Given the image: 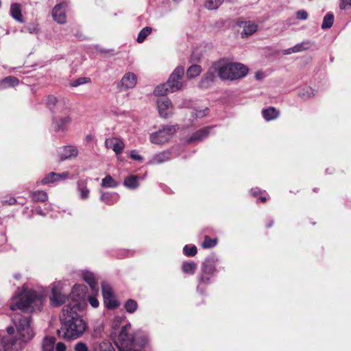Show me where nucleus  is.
Wrapping results in <instances>:
<instances>
[{
  "instance_id": "f257e3e1",
  "label": "nucleus",
  "mask_w": 351,
  "mask_h": 351,
  "mask_svg": "<svg viewBox=\"0 0 351 351\" xmlns=\"http://www.w3.org/2000/svg\"><path fill=\"white\" fill-rule=\"evenodd\" d=\"M12 320L16 329V334L12 336L14 333V327L7 328V336H0V351H17L34 336L30 326V316L15 313L12 315Z\"/></svg>"
},
{
  "instance_id": "f03ea898",
  "label": "nucleus",
  "mask_w": 351,
  "mask_h": 351,
  "mask_svg": "<svg viewBox=\"0 0 351 351\" xmlns=\"http://www.w3.org/2000/svg\"><path fill=\"white\" fill-rule=\"evenodd\" d=\"M75 304L74 307L64 306L60 316L61 327L58 333L60 337L68 339H76L81 337L87 329V324L78 314L81 312L82 304Z\"/></svg>"
},
{
  "instance_id": "7ed1b4c3",
  "label": "nucleus",
  "mask_w": 351,
  "mask_h": 351,
  "mask_svg": "<svg viewBox=\"0 0 351 351\" xmlns=\"http://www.w3.org/2000/svg\"><path fill=\"white\" fill-rule=\"evenodd\" d=\"M45 293L40 290H34L23 287L18 294L12 298L10 310H21L25 313H33L40 311L43 306Z\"/></svg>"
},
{
  "instance_id": "20e7f679",
  "label": "nucleus",
  "mask_w": 351,
  "mask_h": 351,
  "mask_svg": "<svg viewBox=\"0 0 351 351\" xmlns=\"http://www.w3.org/2000/svg\"><path fill=\"white\" fill-rule=\"evenodd\" d=\"M131 324L121 327L114 343L119 351H141L146 343V339L140 333L129 334Z\"/></svg>"
},
{
  "instance_id": "39448f33",
  "label": "nucleus",
  "mask_w": 351,
  "mask_h": 351,
  "mask_svg": "<svg viewBox=\"0 0 351 351\" xmlns=\"http://www.w3.org/2000/svg\"><path fill=\"white\" fill-rule=\"evenodd\" d=\"M217 75L221 80H235L245 77L248 73V69L241 63L230 62L214 64Z\"/></svg>"
},
{
  "instance_id": "423d86ee",
  "label": "nucleus",
  "mask_w": 351,
  "mask_h": 351,
  "mask_svg": "<svg viewBox=\"0 0 351 351\" xmlns=\"http://www.w3.org/2000/svg\"><path fill=\"white\" fill-rule=\"evenodd\" d=\"M71 123V117L69 108L57 112L52 117V128L57 133H64L68 130L69 125Z\"/></svg>"
},
{
  "instance_id": "0eeeda50",
  "label": "nucleus",
  "mask_w": 351,
  "mask_h": 351,
  "mask_svg": "<svg viewBox=\"0 0 351 351\" xmlns=\"http://www.w3.org/2000/svg\"><path fill=\"white\" fill-rule=\"evenodd\" d=\"M86 293V287L82 285H75L69 295V302L64 306L74 307L75 304H82L80 311H83L86 306V300L84 299Z\"/></svg>"
},
{
  "instance_id": "6e6552de",
  "label": "nucleus",
  "mask_w": 351,
  "mask_h": 351,
  "mask_svg": "<svg viewBox=\"0 0 351 351\" xmlns=\"http://www.w3.org/2000/svg\"><path fill=\"white\" fill-rule=\"evenodd\" d=\"M178 128L176 125L162 126L158 131L150 134V141L154 144H163L172 138Z\"/></svg>"
},
{
  "instance_id": "1a4fd4ad",
  "label": "nucleus",
  "mask_w": 351,
  "mask_h": 351,
  "mask_svg": "<svg viewBox=\"0 0 351 351\" xmlns=\"http://www.w3.org/2000/svg\"><path fill=\"white\" fill-rule=\"evenodd\" d=\"M49 298L51 305L56 307L63 304L66 299L69 300V298L64 293L63 282L59 281L52 284L51 293Z\"/></svg>"
},
{
  "instance_id": "9d476101",
  "label": "nucleus",
  "mask_w": 351,
  "mask_h": 351,
  "mask_svg": "<svg viewBox=\"0 0 351 351\" xmlns=\"http://www.w3.org/2000/svg\"><path fill=\"white\" fill-rule=\"evenodd\" d=\"M184 73V68L182 66H178L174 69L167 82L169 92L173 93L184 87V83L182 82Z\"/></svg>"
},
{
  "instance_id": "9b49d317",
  "label": "nucleus",
  "mask_w": 351,
  "mask_h": 351,
  "mask_svg": "<svg viewBox=\"0 0 351 351\" xmlns=\"http://www.w3.org/2000/svg\"><path fill=\"white\" fill-rule=\"evenodd\" d=\"M217 271L216 260L215 258H208L202 265V275L199 278V285H208L210 283V277Z\"/></svg>"
},
{
  "instance_id": "f8f14e48",
  "label": "nucleus",
  "mask_w": 351,
  "mask_h": 351,
  "mask_svg": "<svg viewBox=\"0 0 351 351\" xmlns=\"http://www.w3.org/2000/svg\"><path fill=\"white\" fill-rule=\"evenodd\" d=\"M157 106L161 117L166 119L173 114V105L169 99H159L157 101Z\"/></svg>"
},
{
  "instance_id": "ddd939ff",
  "label": "nucleus",
  "mask_w": 351,
  "mask_h": 351,
  "mask_svg": "<svg viewBox=\"0 0 351 351\" xmlns=\"http://www.w3.org/2000/svg\"><path fill=\"white\" fill-rule=\"evenodd\" d=\"M214 64L208 69V71L202 77L198 83V87L202 89L210 88L216 78L217 70L215 69Z\"/></svg>"
},
{
  "instance_id": "4468645a",
  "label": "nucleus",
  "mask_w": 351,
  "mask_h": 351,
  "mask_svg": "<svg viewBox=\"0 0 351 351\" xmlns=\"http://www.w3.org/2000/svg\"><path fill=\"white\" fill-rule=\"evenodd\" d=\"M67 4L65 2L56 5L52 10V16L55 21L64 24L66 21V10Z\"/></svg>"
},
{
  "instance_id": "2eb2a0df",
  "label": "nucleus",
  "mask_w": 351,
  "mask_h": 351,
  "mask_svg": "<svg viewBox=\"0 0 351 351\" xmlns=\"http://www.w3.org/2000/svg\"><path fill=\"white\" fill-rule=\"evenodd\" d=\"M47 105L51 110L53 114L57 112H62V110L68 108L62 99H58L52 95L47 97Z\"/></svg>"
},
{
  "instance_id": "dca6fc26",
  "label": "nucleus",
  "mask_w": 351,
  "mask_h": 351,
  "mask_svg": "<svg viewBox=\"0 0 351 351\" xmlns=\"http://www.w3.org/2000/svg\"><path fill=\"white\" fill-rule=\"evenodd\" d=\"M105 146L108 149H112L117 155L122 153L125 144L123 141L119 138H108L105 141Z\"/></svg>"
},
{
  "instance_id": "f3484780",
  "label": "nucleus",
  "mask_w": 351,
  "mask_h": 351,
  "mask_svg": "<svg viewBox=\"0 0 351 351\" xmlns=\"http://www.w3.org/2000/svg\"><path fill=\"white\" fill-rule=\"evenodd\" d=\"M137 82V77L133 73H126L121 80V87L123 90L133 88Z\"/></svg>"
},
{
  "instance_id": "a211bd4d",
  "label": "nucleus",
  "mask_w": 351,
  "mask_h": 351,
  "mask_svg": "<svg viewBox=\"0 0 351 351\" xmlns=\"http://www.w3.org/2000/svg\"><path fill=\"white\" fill-rule=\"evenodd\" d=\"M240 26L243 28L241 33L242 38L248 37L254 34L258 29L256 23L252 21H242Z\"/></svg>"
},
{
  "instance_id": "6ab92c4d",
  "label": "nucleus",
  "mask_w": 351,
  "mask_h": 351,
  "mask_svg": "<svg viewBox=\"0 0 351 351\" xmlns=\"http://www.w3.org/2000/svg\"><path fill=\"white\" fill-rule=\"evenodd\" d=\"M119 195L117 193L101 192L100 200L107 205H113L118 202Z\"/></svg>"
},
{
  "instance_id": "aec40b11",
  "label": "nucleus",
  "mask_w": 351,
  "mask_h": 351,
  "mask_svg": "<svg viewBox=\"0 0 351 351\" xmlns=\"http://www.w3.org/2000/svg\"><path fill=\"white\" fill-rule=\"evenodd\" d=\"M212 129L211 127H207L202 128L195 133H194L188 140L187 142L189 143H192L193 141H200L206 138L209 133L210 130Z\"/></svg>"
},
{
  "instance_id": "412c9836",
  "label": "nucleus",
  "mask_w": 351,
  "mask_h": 351,
  "mask_svg": "<svg viewBox=\"0 0 351 351\" xmlns=\"http://www.w3.org/2000/svg\"><path fill=\"white\" fill-rule=\"evenodd\" d=\"M171 152L169 151H165L155 154L150 160L149 163L152 165H158L171 159Z\"/></svg>"
},
{
  "instance_id": "4be33fe9",
  "label": "nucleus",
  "mask_w": 351,
  "mask_h": 351,
  "mask_svg": "<svg viewBox=\"0 0 351 351\" xmlns=\"http://www.w3.org/2000/svg\"><path fill=\"white\" fill-rule=\"evenodd\" d=\"M69 173L66 172L62 173H56L51 172L47 176H46L44 178L42 179L41 182L43 184H49L53 182L58 181L62 179H64L68 177Z\"/></svg>"
},
{
  "instance_id": "5701e85b",
  "label": "nucleus",
  "mask_w": 351,
  "mask_h": 351,
  "mask_svg": "<svg viewBox=\"0 0 351 351\" xmlns=\"http://www.w3.org/2000/svg\"><path fill=\"white\" fill-rule=\"evenodd\" d=\"M77 155V150L73 146H64L61 148L60 157L61 160H66L71 157H75Z\"/></svg>"
},
{
  "instance_id": "b1692460",
  "label": "nucleus",
  "mask_w": 351,
  "mask_h": 351,
  "mask_svg": "<svg viewBox=\"0 0 351 351\" xmlns=\"http://www.w3.org/2000/svg\"><path fill=\"white\" fill-rule=\"evenodd\" d=\"M10 15L16 21L23 23L24 20L21 14V5L18 3H12L10 5Z\"/></svg>"
},
{
  "instance_id": "393cba45",
  "label": "nucleus",
  "mask_w": 351,
  "mask_h": 351,
  "mask_svg": "<svg viewBox=\"0 0 351 351\" xmlns=\"http://www.w3.org/2000/svg\"><path fill=\"white\" fill-rule=\"evenodd\" d=\"M82 278L90 286L93 291H97L96 287L95 277L92 272L86 271L82 273Z\"/></svg>"
},
{
  "instance_id": "a878e982",
  "label": "nucleus",
  "mask_w": 351,
  "mask_h": 351,
  "mask_svg": "<svg viewBox=\"0 0 351 351\" xmlns=\"http://www.w3.org/2000/svg\"><path fill=\"white\" fill-rule=\"evenodd\" d=\"M262 114L264 119L267 121H271L276 119L279 116V112L274 107L262 110Z\"/></svg>"
},
{
  "instance_id": "bb28decb",
  "label": "nucleus",
  "mask_w": 351,
  "mask_h": 351,
  "mask_svg": "<svg viewBox=\"0 0 351 351\" xmlns=\"http://www.w3.org/2000/svg\"><path fill=\"white\" fill-rule=\"evenodd\" d=\"M123 184L128 189H135L138 185V176L131 175L125 178Z\"/></svg>"
},
{
  "instance_id": "cd10ccee",
  "label": "nucleus",
  "mask_w": 351,
  "mask_h": 351,
  "mask_svg": "<svg viewBox=\"0 0 351 351\" xmlns=\"http://www.w3.org/2000/svg\"><path fill=\"white\" fill-rule=\"evenodd\" d=\"M56 339L53 337H45L43 339L42 348L43 351H53L55 348Z\"/></svg>"
},
{
  "instance_id": "c85d7f7f",
  "label": "nucleus",
  "mask_w": 351,
  "mask_h": 351,
  "mask_svg": "<svg viewBox=\"0 0 351 351\" xmlns=\"http://www.w3.org/2000/svg\"><path fill=\"white\" fill-rule=\"evenodd\" d=\"M93 351H115L112 344L108 341L94 344Z\"/></svg>"
},
{
  "instance_id": "c756f323",
  "label": "nucleus",
  "mask_w": 351,
  "mask_h": 351,
  "mask_svg": "<svg viewBox=\"0 0 351 351\" xmlns=\"http://www.w3.org/2000/svg\"><path fill=\"white\" fill-rule=\"evenodd\" d=\"M19 80L14 76H8L2 80L1 82V87L6 88L8 87H12L18 85Z\"/></svg>"
},
{
  "instance_id": "7c9ffc66",
  "label": "nucleus",
  "mask_w": 351,
  "mask_h": 351,
  "mask_svg": "<svg viewBox=\"0 0 351 351\" xmlns=\"http://www.w3.org/2000/svg\"><path fill=\"white\" fill-rule=\"evenodd\" d=\"M202 71L201 66L193 64L189 67L186 71V76L189 79H193L197 77Z\"/></svg>"
},
{
  "instance_id": "2f4dec72",
  "label": "nucleus",
  "mask_w": 351,
  "mask_h": 351,
  "mask_svg": "<svg viewBox=\"0 0 351 351\" xmlns=\"http://www.w3.org/2000/svg\"><path fill=\"white\" fill-rule=\"evenodd\" d=\"M31 197L32 200L36 202H44L48 199L47 193L43 191H34L32 193Z\"/></svg>"
},
{
  "instance_id": "473e14b6",
  "label": "nucleus",
  "mask_w": 351,
  "mask_h": 351,
  "mask_svg": "<svg viewBox=\"0 0 351 351\" xmlns=\"http://www.w3.org/2000/svg\"><path fill=\"white\" fill-rule=\"evenodd\" d=\"M118 185V182L114 180L110 175H108L104 178L101 183V186L103 188H116Z\"/></svg>"
},
{
  "instance_id": "72a5a7b5",
  "label": "nucleus",
  "mask_w": 351,
  "mask_h": 351,
  "mask_svg": "<svg viewBox=\"0 0 351 351\" xmlns=\"http://www.w3.org/2000/svg\"><path fill=\"white\" fill-rule=\"evenodd\" d=\"M78 191L80 193V198L81 199H87L89 197L90 190L86 186L85 182H81L78 184Z\"/></svg>"
},
{
  "instance_id": "f704fd0d",
  "label": "nucleus",
  "mask_w": 351,
  "mask_h": 351,
  "mask_svg": "<svg viewBox=\"0 0 351 351\" xmlns=\"http://www.w3.org/2000/svg\"><path fill=\"white\" fill-rule=\"evenodd\" d=\"M152 28L150 27H145L143 28L139 32L136 41L139 43H143L146 38L152 33Z\"/></svg>"
},
{
  "instance_id": "c9c22d12",
  "label": "nucleus",
  "mask_w": 351,
  "mask_h": 351,
  "mask_svg": "<svg viewBox=\"0 0 351 351\" xmlns=\"http://www.w3.org/2000/svg\"><path fill=\"white\" fill-rule=\"evenodd\" d=\"M311 41H304L293 46L295 53H299L308 50L311 47Z\"/></svg>"
},
{
  "instance_id": "e433bc0d",
  "label": "nucleus",
  "mask_w": 351,
  "mask_h": 351,
  "mask_svg": "<svg viewBox=\"0 0 351 351\" xmlns=\"http://www.w3.org/2000/svg\"><path fill=\"white\" fill-rule=\"evenodd\" d=\"M197 265L194 262H184L182 265V270L186 274H193L195 273Z\"/></svg>"
},
{
  "instance_id": "4c0bfd02",
  "label": "nucleus",
  "mask_w": 351,
  "mask_h": 351,
  "mask_svg": "<svg viewBox=\"0 0 351 351\" xmlns=\"http://www.w3.org/2000/svg\"><path fill=\"white\" fill-rule=\"evenodd\" d=\"M224 1V0H206L205 7L208 10H217Z\"/></svg>"
},
{
  "instance_id": "58836bf2",
  "label": "nucleus",
  "mask_w": 351,
  "mask_h": 351,
  "mask_svg": "<svg viewBox=\"0 0 351 351\" xmlns=\"http://www.w3.org/2000/svg\"><path fill=\"white\" fill-rule=\"evenodd\" d=\"M169 89L167 83L162 84L155 88L154 93L156 95H165L170 93Z\"/></svg>"
},
{
  "instance_id": "ea45409f",
  "label": "nucleus",
  "mask_w": 351,
  "mask_h": 351,
  "mask_svg": "<svg viewBox=\"0 0 351 351\" xmlns=\"http://www.w3.org/2000/svg\"><path fill=\"white\" fill-rule=\"evenodd\" d=\"M315 95V91L311 87L302 88L299 92V96L302 99H307Z\"/></svg>"
},
{
  "instance_id": "a19ab883",
  "label": "nucleus",
  "mask_w": 351,
  "mask_h": 351,
  "mask_svg": "<svg viewBox=\"0 0 351 351\" xmlns=\"http://www.w3.org/2000/svg\"><path fill=\"white\" fill-rule=\"evenodd\" d=\"M334 22V16L332 14H327L323 19L322 29H328L332 27Z\"/></svg>"
},
{
  "instance_id": "79ce46f5",
  "label": "nucleus",
  "mask_w": 351,
  "mask_h": 351,
  "mask_svg": "<svg viewBox=\"0 0 351 351\" xmlns=\"http://www.w3.org/2000/svg\"><path fill=\"white\" fill-rule=\"evenodd\" d=\"M102 295L104 299L107 300L114 295L111 287L107 283H103L101 285Z\"/></svg>"
},
{
  "instance_id": "37998d69",
  "label": "nucleus",
  "mask_w": 351,
  "mask_h": 351,
  "mask_svg": "<svg viewBox=\"0 0 351 351\" xmlns=\"http://www.w3.org/2000/svg\"><path fill=\"white\" fill-rule=\"evenodd\" d=\"M217 243L216 239H210L208 236H205L204 241L202 243L203 248H211L215 247Z\"/></svg>"
},
{
  "instance_id": "c03bdc74",
  "label": "nucleus",
  "mask_w": 351,
  "mask_h": 351,
  "mask_svg": "<svg viewBox=\"0 0 351 351\" xmlns=\"http://www.w3.org/2000/svg\"><path fill=\"white\" fill-rule=\"evenodd\" d=\"M123 322V318L121 317H115L112 322V332L111 334L112 336H116L117 330L119 328L121 323Z\"/></svg>"
},
{
  "instance_id": "a18cd8bd",
  "label": "nucleus",
  "mask_w": 351,
  "mask_h": 351,
  "mask_svg": "<svg viewBox=\"0 0 351 351\" xmlns=\"http://www.w3.org/2000/svg\"><path fill=\"white\" fill-rule=\"evenodd\" d=\"M137 302L134 300H128L125 304V308L128 313H133L137 308Z\"/></svg>"
},
{
  "instance_id": "49530a36",
  "label": "nucleus",
  "mask_w": 351,
  "mask_h": 351,
  "mask_svg": "<svg viewBox=\"0 0 351 351\" xmlns=\"http://www.w3.org/2000/svg\"><path fill=\"white\" fill-rule=\"evenodd\" d=\"M184 254L188 256H193L197 254V247L195 245H186L183 248Z\"/></svg>"
},
{
  "instance_id": "de8ad7c7",
  "label": "nucleus",
  "mask_w": 351,
  "mask_h": 351,
  "mask_svg": "<svg viewBox=\"0 0 351 351\" xmlns=\"http://www.w3.org/2000/svg\"><path fill=\"white\" fill-rule=\"evenodd\" d=\"M104 303L107 308H114L119 306L118 301L115 299L114 295L111 296L107 300L104 299Z\"/></svg>"
},
{
  "instance_id": "09e8293b",
  "label": "nucleus",
  "mask_w": 351,
  "mask_h": 351,
  "mask_svg": "<svg viewBox=\"0 0 351 351\" xmlns=\"http://www.w3.org/2000/svg\"><path fill=\"white\" fill-rule=\"evenodd\" d=\"M89 82H90V79L88 77H79V78L72 81V82L71 83V86L73 87H77L78 86L86 84Z\"/></svg>"
},
{
  "instance_id": "8fccbe9b",
  "label": "nucleus",
  "mask_w": 351,
  "mask_h": 351,
  "mask_svg": "<svg viewBox=\"0 0 351 351\" xmlns=\"http://www.w3.org/2000/svg\"><path fill=\"white\" fill-rule=\"evenodd\" d=\"M296 19L301 21H305L308 19V14L304 10H300L295 13Z\"/></svg>"
},
{
  "instance_id": "3c124183",
  "label": "nucleus",
  "mask_w": 351,
  "mask_h": 351,
  "mask_svg": "<svg viewBox=\"0 0 351 351\" xmlns=\"http://www.w3.org/2000/svg\"><path fill=\"white\" fill-rule=\"evenodd\" d=\"M351 7V0H339V8L341 10H348Z\"/></svg>"
},
{
  "instance_id": "603ef678",
  "label": "nucleus",
  "mask_w": 351,
  "mask_h": 351,
  "mask_svg": "<svg viewBox=\"0 0 351 351\" xmlns=\"http://www.w3.org/2000/svg\"><path fill=\"white\" fill-rule=\"evenodd\" d=\"M75 351H88L87 346L83 342H77L74 347Z\"/></svg>"
},
{
  "instance_id": "864d4df0",
  "label": "nucleus",
  "mask_w": 351,
  "mask_h": 351,
  "mask_svg": "<svg viewBox=\"0 0 351 351\" xmlns=\"http://www.w3.org/2000/svg\"><path fill=\"white\" fill-rule=\"evenodd\" d=\"M88 301L93 308H97L99 306V301L95 296H89L88 298Z\"/></svg>"
},
{
  "instance_id": "5fc2aeb1",
  "label": "nucleus",
  "mask_w": 351,
  "mask_h": 351,
  "mask_svg": "<svg viewBox=\"0 0 351 351\" xmlns=\"http://www.w3.org/2000/svg\"><path fill=\"white\" fill-rule=\"evenodd\" d=\"M130 158L134 160L142 161L143 158L137 154L136 150H132L130 153Z\"/></svg>"
},
{
  "instance_id": "6e6d98bb",
  "label": "nucleus",
  "mask_w": 351,
  "mask_h": 351,
  "mask_svg": "<svg viewBox=\"0 0 351 351\" xmlns=\"http://www.w3.org/2000/svg\"><path fill=\"white\" fill-rule=\"evenodd\" d=\"M66 348L65 344L62 342H58L54 348L56 351H66Z\"/></svg>"
},
{
  "instance_id": "4d7b16f0",
  "label": "nucleus",
  "mask_w": 351,
  "mask_h": 351,
  "mask_svg": "<svg viewBox=\"0 0 351 351\" xmlns=\"http://www.w3.org/2000/svg\"><path fill=\"white\" fill-rule=\"evenodd\" d=\"M35 213L43 217H45L47 215V213H45V209H43L40 206L36 207Z\"/></svg>"
},
{
  "instance_id": "13d9d810",
  "label": "nucleus",
  "mask_w": 351,
  "mask_h": 351,
  "mask_svg": "<svg viewBox=\"0 0 351 351\" xmlns=\"http://www.w3.org/2000/svg\"><path fill=\"white\" fill-rule=\"evenodd\" d=\"M208 108H206V109H205V110H199V111H197V112H196V117H199V118H200V117H204V116L206 114V113H207V112H208Z\"/></svg>"
},
{
  "instance_id": "bf43d9fd",
  "label": "nucleus",
  "mask_w": 351,
  "mask_h": 351,
  "mask_svg": "<svg viewBox=\"0 0 351 351\" xmlns=\"http://www.w3.org/2000/svg\"><path fill=\"white\" fill-rule=\"evenodd\" d=\"M282 53L284 55H290L291 53H295V51L293 49V47H291V48H289V49H285L282 51Z\"/></svg>"
},
{
  "instance_id": "052dcab7",
  "label": "nucleus",
  "mask_w": 351,
  "mask_h": 351,
  "mask_svg": "<svg viewBox=\"0 0 351 351\" xmlns=\"http://www.w3.org/2000/svg\"><path fill=\"white\" fill-rule=\"evenodd\" d=\"M251 192L254 196H256L259 193V189L258 188L252 189Z\"/></svg>"
},
{
  "instance_id": "680f3d73",
  "label": "nucleus",
  "mask_w": 351,
  "mask_h": 351,
  "mask_svg": "<svg viewBox=\"0 0 351 351\" xmlns=\"http://www.w3.org/2000/svg\"><path fill=\"white\" fill-rule=\"evenodd\" d=\"M53 210L52 206L49 205L47 207L45 208V213H47V215Z\"/></svg>"
},
{
  "instance_id": "e2e57ef3",
  "label": "nucleus",
  "mask_w": 351,
  "mask_h": 351,
  "mask_svg": "<svg viewBox=\"0 0 351 351\" xmlns=\"http://www.w3.org/2000/svg\"><path fill=\"white\" fill-rule=\"evenodd\" d=\"M92 139H93V136H92V135H90V134H88V135H87V136H86V142H90V141H92Z\"/></svg>"
},
{
  "instance_id": "0e129e2a",
  "label": "nucleus",
  "mask_w": 351,
  "mask_h": 351,
  "mask_svg": "<svg viewBox=\"0 0 351 351\" xmlns=\"http://www.w3.org/2000/svg\"><path fill=\"white\" fill-rule=\"evenodd\" d=\"M261 201L263 202H265L266 201V197H261L260 198Z\"/></svg>"
},
{
  "instance_id": "69168bd1",
  "label": "nucleus",
  "mask_w": 351,
  "mask_h": 351,
  "mask_svg": "<svg viewBox=\"0 0 351 351\" xmlns=\"http://www.w3.org/2000/svg\"><path fill=\"white\" fill-rule=\"evenodd\" d=\"M20 276H20V274H15V275H14V278H15L16 279H19V278H20Z\"/></svg>"
},
{
  "instance_id": "338daca9",
  "label": "nucleus",
  "mask_w": 351,
  "mask_h": 351,
  "mask_svg": "<svg viewBox=\"0 0 351 351\" xmlns=\"http://www.w3.org/2000/svg\"><path fill=\"white\" fill-rule=\"evenodd\" d=\"M256 77L257 79H260V78H261V77H260V75H259V74H258V73H256Z\"/></svg>"
},
{
  "instance_id": "774afa93",
  "label": "nucleus",
  "mask_w": 351,
  "mask_h": 351,
  "mask_svg": "<svg viewBox=\"0 0 351 351\" xmlns=\"http://www.w3.org/2000/svg\"><path fill=\"white\" fill-rule=\"evenodd\" d=\"M272 226V223H269L267 227H271Z\"/></svg>"
}]
</instances>
